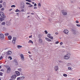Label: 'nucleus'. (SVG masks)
<instances>
[{"label":"nucleus","instance_id":"nucleus-1","mask_svg":"<svg viewBox=\"0 0 80 80\" xmlns=\"http://www.w3.org/2000/svg\"><path fill=\"white\" fill-rule=\"evenodd\" d=\"M71 57V54L70 53H68L63 56V58L65 60H69Z\"/></svg>","mask_w":80,"mask_h":80},{"label":"nucleus","instance_id":"nucleus-2","mask_svg":"<svg viewBox=\"0 0 80 80\" xmlns=\"http://www.w3.org/2000/svg\"><path fill=\"white\" fill-rule=\"evenodd\" d=\"M17 38L16 37H13L12 38V43L13 45H15V42L17 40Z\"/></svg>","mask_w":80,"mask_h":80},{"label":"nucleus","instance_id":"nucleus-3","mask_svg":"<svg viewBox=\"0 0 80 80\" xmlns=\"http://www.w3.org/2000/svg\"><path fill=\"white\" fill-rule=\"evenodd\" d=\"M0 15L1 17L2 18H5V15L2 12H0Z\"/></svg>","mask_w":80,"mask_h":80},{"label":"nucleus","instance_id":"nucleus-4","mask_svg":"<svg viewBox=\"0 0 80 80\" xmlns=\"http://www.w3.org/2000/svg\"><path fill=\"white\" fill-rule=\"evenodd\" d=\"M62 12L64 15H67V11L62 10Z\"/></svg>","mask_w":80,"mask_h":80},{"label":"nucleus","instance_id":"nucleus-5","mask_svg":"<svg viewBox=\"0 0 80 80\" xmlns=\"http://www.w3.org/2000/svg\"><path fill=\"white\" fill-rule=\"evenodd\" d=\"M4 38V35L3 34H0V39L1 40H3Z\"/></svg>","mask_w":80,"mask_h":80},{"label":"nucleus","instance_id":"nucleus-6","mask_svg":"<svg viewBox=\"0 0 80 80\" xmlns=\"http://www.w3.org/2000/svg\"><path fill=\"white\" fill-rule=\"evenodd\" d=\"M15 72V74L17 75V76H19L20 75V73L18 71H16Z\"/></svg>","mask_w":80,"mask_h":80},{"label":"nucleus","instance_id":"nucleus-7","mask_svg":"<svg viewBox=\"0 0 80 80\" xmlns=\"http://www.w3.org/2000/svg\"><path fill=\"white\" fill-rule=\"evenodd\" d=\"M38 42L39 43H43V41L42 39L39 38L38 40Z\"/></svg>","mask_w":80,"mask_h":80},{"label":"nucleus","instance_id":"nucleus-8","mask_svg":"<svg viewBox=\"0 0 80 80\" xmlns=\"http://www.w3.org/2000/svg\"><path fill=\"white\" fill-rule=\"evenodd\" d=\"M12 51H9L7 52V55H12Z\"/></svg>","mask_w":80,"mask_h":80},{"label":"nucleus","instance_id":"nucleus-9","mask_svg":"<svg viewBox=\"0 0 80 80\" xmlns=\"http://www.w3.org/2000/svg\"><path fill=\"white\" fill-rule=\"evenodd\" d=\"M63 32L64 33H65V34H67L69 32V31H68V30L66 29H65L63 31Z\"/></svg>","mask_w":80,"mask_h":80},{"label":"nucleus","instance_id":"nucleus-10","mask_svg":"<svg viewBox=\"0 0 80 80\" xmlns=\"http://www.w3.org/2000/svg\"><path fill=\"white\" fill-rule=\"evenodd\" d=\"M12 77L13 80H15L16 78V77H17V75H13Z\"/></svg>","mask_w":80,"mask_h":80},{"label":"nucleus","instance_id":"nucleus-11","mask_svg":"<svg viewBox=\"0 0 80 80\" xmlns=\"http://www.w3.org/2000/svg\"><path fill=\"white\" fill-rule=\"evenodd\" d=\"M20 56L21 57V59L23 61L24 60H25V58H24V57H23V54H21Z\"/></svg>","mask_w":80,"mask_h":80},{"label":"nucleus","instance_id":"nucleus-12","mask_svg":"<svg viewBox=\"0 0 80 80\" xmlns=\"http://www.w3.org/2000/svg\"><path fill=\"white\" fill-rule=\"evenodd\" d=\"M11 71V68H9L7 69V73H10V72Z\"/></svg>","mask_w":80,"mask_h":80},{"label":"nucleus","instance_id":"nucleus-13","mask_svg":"<svg viewBox=\"0 0 80 80\" xmlns=\"http://www.w3.org/2000/svg\"><path fill=\"white\" fill-rule=\"evenodd\" d=\"M54 68L55 71H57V70H58V67L57 66H56L54 67Z\"/></svg>","mask_w":80,"mask_h":80},{"label":"nucleus","instance_id":"nucleus-14","mask_svg":"<svg viewBox=\"0 0 80 80\" xmlns=\"http://www.w3.org/2000/svg\"><path fill=\"white\" fill-rule=\"evenodd\" d=\"M28 43H31L33 44V41H32V40H30L29 41Z\"/></svg>","mask_w":80,"mask_h":80},{"label":"nucleus","instance_id":"nucleus-15","mask_svg":"<svg viewBox=\"0 0 80 80\" xmlns=\"http://www.w3.org/2000/svg\"><path fill=\"white\" fill-rule=\"evenodd\" d=\"M67 66H68V67L72 66V64L70 63H69L67 64Z\"/></svg>","mask_w":80,"mask_h":80},{"label":"nucleus","instance_id":"nucleus-16","mask_svg":"<svg viewBox=\"0 0 80 80\" xmlns=\"http://www.w3.org/2000/svg\"><path fill=\"white\" fill-rule=\"evenodd\" d=\"M45 40H47V41H49V42L51 41V39H49L48 38H45Z\"/></svg>","mask_w":80,"mask_h":80},{"label":"nucleus","instance_id":"nucleus-17","mask_svg":"<svg viewBox=\"0 0 80 80\" xmlns=\"http://www.w3.org/2000/svg\"><path fill=\"white\" fill-rule=\"evenodd\" d=\"M68 68L69 70H71V71L72 70V68L71 67H68Z\"/></svg>","mask_w":80,"mask_h":80},{"label":"nucleus","instance_id":"nucleus-18","mask_svg":"<svg viewBox=\"0 0 80 80\" xmlns=\"http://www.w3.org/2000/svg\"><path fill=\"white\" fill-rule=\"evenodd\" d=\"M18 47V48L19 49L20 48H22V46H20V45H18L17 46Z\"/></svg>","mask_w":80,"mask_h":80},{"label":"nucleus","instance_id":"nucleus-19","mask_svg":"<svg viewBox=\"0 0 80 80\" xmlns=\"http://www.w3.org/2000/svg\"><path fill=\"white\" fill-rule=\"evenodd\" d=\"M47 37L48 38H49L50 37H51V34L50 33H48L47 34Z\"/></svg>","mask_w":80,"mask_h":80},{"label":"nucleus","instance_id":"nucleus-20","mask_svg":"<svg viewBox=\"0 0 80 80\" xmlns=\"http://www.w3.org/2000/svg\"><path fill=\"white\" fill-rule=\"evenodd\" d=\"M8 38L9 39L11 40V39H12V36H11L9 35L8 36Z\"/></svg>","mask_w":80,"mask_h":80},{"label":"nucleus","instance_id":"nucleus-21","mask_svg":"<svg viewBox=\"0 0 80 80\" xmlns=\"http://www.w3.org/2000/svg\"><path fill=\"white\" fill-rule=\"evenodd\" d=\"M4 35L5 36H8V35H9V33H5L4 34Z\"/></svg>","mask_w":80,"mask_h":80},{"label":"nucleus","instance_id":"nucleus-22","mask_svg":"<svg viewBox=\"0 0 80 80\" xmlns=\"http://www.w3.org/2000/svg\"><path fill=\"white\" fill-rule=\"evenodd\" d=\"M21 77V80H24L25 79V77L22 76Z\"/></svg>","mask_w":80,"mask_h":80},{"label":"nucleus","instance_id":"nucleus-23","mask_svg":"<svg viewBox=\"0 0 80 80\" xmlns=\"http://www.w3.org/2000/svg\"><path fill=\"white\" fill-rule=\"evenodd\" d=\"M15 12H21V11H20V10H18V9H17L16 10Z\"/></svg>","mask_w":80,"mask_h":80},{"label":"nucleus","instance_id":"nucleus-24","mask_svg":"<svg viewBox=\"0 0 80 80\" xmlns=\"http://www.w3.org/2000/svg\"><path fill=\"white\" fill-rule=\"evenodd\" d=\"M18 71H19V72H22V68H19L18 69Z\"/></svg>","mask_w":80,"mask_h":80},{"label":"nucleus","instance_id":"nucleus-25","mask_svg":"<svg viewBox=\"0 0 80 80\" xmlns=\"http://www.w3.org/2000/svg\"><path fill=\"white\" fill-rule=\"evenodd\" d=\"M3 20H4V19H3L2 18H0V22H2V21H3Z\"/></svg>","mask_w":80,"mask_h":80},{"label":"nucleus","instance_id":"nucleus-26","mask_svg":"<svg viewBox=\"0 0 80 80\" xmlns=\"http://www.w3.org/2000/svg\"><path fill=\"white\" fill-rule=\"evenodd\" d=\"M2 25H5V22H3L2 23Z\"/></svg>","mask_w":80,"mask_h":80},{"label":"nucleus","instance_id":"nucleus-27","mask_svg":"<svg viewBox=\"0 0 80 80\" xmlns=\"http://www.w3.org/2000/svg\"><path fill=\"white\" fill-rule=\"evenodd\" d=\"M49 38H50V39H51V40H53V37L51 36Z\"/></svg>","mask_w":80,"mask_h":80},{"label":"nucleus","instance_id":"nucleus-28","mask_svg":"<svg viewBox=\"0 0 80 80\" xmlns=\"http://www.w3.org/2000/svg\"><path fill=\"white\" fill-rule=\"evenodd\" d=\"M63 76L64 77H67V74H63Z\"/></svg>","mask_w":80,"mask_h":80},{"label":"nucleus","instance_id":"nucleus-29","mask_svg":"<svg viewBox=\"0 0 80 80\" xmlns=\"http://www.w3.org/2000/svg\"><path fill=\"white\" fill-rule=\"evenodd\" d=\"M38 7H41V4H40V3H39L38 4Z\"/></svg>","mask_w":80,"mask_h":80},{"label":"nucleus","instance_id":"nucleus-30","mask_svg":"<svg viewBox=\"0 0 80 80\" xmlns=\"http://www.w3.org/2000/svg\"><path fill=\"white\" fill-rule=\"evenodd\" d=\"M44 32H45V34H48V32H47V30L45 31Z\"/></svg>","mask_w":80,"mask_h":80},{"label":"nucleus","instance_id":"nucleus-31","mask_svg":"<svg viewBox=\"0 0 80 80\" xmlns=\"http://www.w3.org/2000/svg\"><path fill=\"white\" fill-rule=\"evenodd\" d=\"M26 1H27V2H29V3H30L31 2V0H25Z\"/></svg>","mask_w":80,"mask_h":80},{"label":"nucleus","instance_id":"nucleus-32","mask_svg":"<svg viewBox=\"0 0 80 80\" xmlns=\"http://www.w3.org/2000/svg\"><path fill=\"white\" fill-rule=\"evenodd\" d=\"M8 58L9 59L10 58V60H12V57L9 56L8 57Z\"/></svg>","mask_w":80,"mask_h":80},{"label":"nucleus","instance_id":"nucleus-33","mask_svg":"<svg viewBox=\"0 0 80 80\" xmlns=\"http://www.w3.org/2000/svg\"><path fill=\"white\" fill-rule=\"evenodd\" d=\"M17 80H21V77H20L17 78Z\"/></svg>","mask_w":80,"mask_h":80},{"label":"nucleus","instance_id":"nucleus-34","mask_svg":"<svg viewBox=\"0 0 80 80\" xmlns=\"http://www.w3.org/2000/svg\"><path fill=\"white\" fill-rule=\"evenodd\" d=\"M2 7H3V5H2V4H0V8H2Z\"/></svg>","mask_w":80,"mask_h":80},{"label":"nucleus","instance_id":"nucleus-35","mask_svg":"<svg viewBox=\"0 0 80 80\" xmlns=\"http://www.w3.org/2000/svg\"><path fill=\"white\" fill-rule=\"evenodd\" d=\"M26 5H31V4H30L28 2H26Z\"/></svg>","mask_w":80,"mask_h":80},{"label":"nucleus","instance_id":"nucleus-36","mask_svg":"<svg viewBox=\"0 0 80 80\" xmlns=\"http://www.w3.org/2000/svg\"><path fill=\"white\" fill-rule=\"evenodd\" d=\"M1 10V11H3L4 10H5V8H2Z\"/></svg>","mask_w":80,"mask_h":80},{"label":"nucleus","instance_id":"nucleus-37","mask_svg":"<svg viewBox=\"0 0 80 80\" xmlns=\"http://www.w3.org/2000/svg\"><path fill=\"white\" fill-rule=\"evenodd\" d=\"M59 43V42H58V41L55 42L56 44H58V43Z\"/></svg>","mask_w":80,"mask_h":80},{"label":"nucleus","instance_id":"nucleus-38","mask_svg":"<svg viewBox=\"0 0 80 80\" xmlns=\"http://www.w3.org/2000/svg\"><path fill=\"white\" fill-rule=\"evenodd\" d=\"M11 7L13 8V7H15V5H12L11 6Z\"/></svg>","mask_w":80,"mask_h":80},{"label":"nucleus","instance_id":"nucleus-39","mask_svg":"<svg viewBox=\"0 0 80 80\" xmlns=\"http://www.w3.org/2000/svg\"><path fill=\"white\" fill-rule=\"evenodd\" d=\"M33 5H28V7H32Z\"/></svg>","mask_w":80,"mask_h":80},{"label":"nucleus","instance_id":"nucleus-40","mask_svg":"<svg viewBox=\"0 0 80 80\" xmlns=\"http://www.w3.org/2000/svg\"><path fill=\"white\" fill-rule=\"evenodd\" d=\"M34 9H37V7H34Z\"/></svg>","mask_w":80,"mask_h":80},{"label":"nucleus","instance_id":"nucleus-41","mask_svg":"<svg viewBox=\"0 0 80 80\" xmlns=\"http://www.w3.org/2000/svg\"><path fill=\"white\" fill-rule=\"evenodd\" d=\"M60 44L61 45H63V42H60Z\"/></svg>","mask_w":80,"mask_h":80},{"label":"nucleus","instance_id":"nucleus-42","mask_svg":"<svg viewBox=\"0 0 80 80\" xmlns=\"http://www.w3.org/2000/svg\"><path fill=\"white\" fill-rule=\"evenodd\" d=\"M76 22L77 23H79V22L78 20H76Z\"/></svg>","mask_w":80,"mask_h":80},{"label":"nucleus","instance_id":"nucleus-43","mask_svg":"<svg viewBox=\"0 0 80 80\" xmlns=\"http://www.w3.org/2000/svg\"><path fill=\"white\" fill-rule=\"evenodd\" d=\"M76 26H77V27H80V25L78 24H77L76 25Z\"/></svg>","mask_w":80,"mask_h":80},{"label":"nucleus","instance_id":"nucleus-44","mask_svg":"<svg viewBox=\"0 0 80 80\" xmlns=\"http://www.w3.org/2000/svg\"><path fill=\"white\" fill-rule=\"evenodd\" d=\"M14 63H16V62H17V60H15L14 61Z\"/></svg>","mask_w":80,"mask_h":80},{"label":"nucleus","instance_id":"nucleus-45","mask_svg":"<svg viewBox=\"0 0 80 80\" xmlns=\"http://www.w3.org/2000/svg\"><path fill=\"white\" fill-rule=\"evenodd\" d=\"M3 58V57L2 56H1V57L0 58V60H2V58Z\"/></svg>","mask_w":80,"mask_h":80},{"label":"nucleus","instance_id":"nucleus-46","mask_svg":"<svg viewBox=\"0 0 80 80\" xmlns=\"http://www.w3.org/2000/svg\"><path fill=\"white\" fill-rule=\"evenodd\" d=\"M15 64L16 65H18V62H16V63H15Z\"/></svg>","mask_w":80,"mask_h":80},{"label":"nucleus","instance_id":"nucleus-47","mask_svg":"<svg viewBox=\"0 0 80 80\" xmlns=\"http://www.w3.org/2000/svg\"><path fill=\"white\" fill-rule=\"evenodd\" d=\"M3 75V73L1 72H0V75Z\"/></svg>","mask_w":80,"mask_h":80},{"label":"nucleus","instance_id":"nucleus-48","mask_svg":"<svg viewBox=\"0 0 80 80\" xmlns=\"http://www.w3.org/2000/svg\"><path fill=\"white\" fill-rule=\"evenodd\" d=\"M3 2V1L1 0L0 1V3H2Z\"/></svg>","mask_w":80,"mask_h":80},{"label":"nucleus","instance_id":"nucleus-49","mask_svg":"<svg viewBox=\"0 0 80 80\" xmlns=\"http://www.w3.org/2000/svg\"><path fill=\"white\" fill-rule=\"evenodd\" d=\"M5 3H6L5 2H3V5H5Z\"/></svg>","mask_w":80,"mask_h":80},{"label":"nucleus","instance_id":"nucleus-50","mask_svg":"<svg viewBox=\"0 0 80 80\" xmlns=\"http://www.w3.org/2000/svg\"><path fill=\"white\" fill-rule=\"evenodd\" d=\"M24 11H25V10H24V9H22V11H21V12H24Z\"/></svg>","mask_w":80,"mask_h":80},{"label":"nucleus","instance_id":"nucleus-51","mask_svg":"<svg viewBox=\"0 0 80 80\" xmlns=\"http://www.w3.org/2000/svg\"><path fill=\"white\" fill-rule=\"evenodd\" d=\"M32 37V35H31V36H29V38H31V37Z\"/></svg>","mask_w":80,"mask_h":80},{"label":"nucleus","instance_id":"nucleus-52","mask_svg":"<svg viewBox=\"0 0 80 80\" xmlns=\"http://www.w3.org/2000/svg\"><path fill=\"white\" fill-rule=\"evenodd\" d=\"M34 6H37V4H36V3L34 4Z\"/></svg>","mask_w":80,"mask_h":80},{"label":"nucleus","instance_id":"nucleus-53","mask_svg":"<svg viewBox=\"0 0 80 80\" xmlns=\"http://www.w3.org/2000/svg\"><path fill=\"white\" fill-rule=\"evenodd\" d=\"M1 71H2V72H3L4 71V70H3V69H1Z\"/></svg>","mask_w":80,"mask_h":80},{"label":"nucleus","instance_id":"nucleus-54","mask_svg":"<svg viewBox=\"0 0 80 80\" xmlns=\"http://www.w3.org/2000/svg\"><path fill=\"white\" fill-rule=\"evenodd\" d=\"M56 35H58V32H56L55 33Z\"/></svg>","mask_w":80,"mask_h":80},{"label":"nucleus","instance_id":"nucleus-55","mask_svg":"<svg viewBox=\"0 0 80 80\" xmlns=\"http://www.w3.org/2000/svg\"><path fill=\"white\" fill-rule=\"evenodd\" d=\"M42 36L40 35H39V37H41Z\"/></svg>","mask_w":80,"mask_h":80},{"label":"nucleus","instance_id":"nucleus-56","mask_svg":"<svg viewBox=\"0 0 80 80\" xmlns=\"http://www.w3.org/2000/svg\"><path fill=\"white\" fill-rule=\"evenodd\" d=\"M32 15H34V13H31Z\"/></svg>","mask_w":80,"mask_h":80},{"label":"nucleus","instance_id":"nucleus-57","mask_svg":"<svg viewBox=\"0 0 80 80\" xmlns=\"http://www.w3.org/2000/svg\"><path fill=\"white\" fill-rule=\"evenodd\" d=\"M32 4H34V3H35V2H32Z\"/></svg>","mask_w":80,"mask_h":80},{"label":"nucleus","instance_id":"nucleus-58","mask_svg":"<svg viewBox=\"0 0 80 80\" xmlns=\"http://www.w3.org/2000/svg\"><path fill=\"white\" fill-rule=\"evenodd\" d=\"M2 68V67H1V66H0V69Z\"/></svg>","mask_w":80,"mask_h":80},{"label":"nucleus","instance_id":"nucleus-59","mask_svg":"<svg viewBox=\"0 0 80 80\" xmlns=\"http://www.w3.org/2000/svg\"><path fill=\"white\" fill-rule=\"evenodd\" d=\"M12 10V9H10V11Z\"/></svg>","mask_w":80,"mask_h":80},{"label":"nucleus","instance_id":"nucleus-60","mask_svg":"<svg viewBox=\"0 0 80 80\" xmlns=\"http://www.w3.org/2000/svg\"><path fill=\"white\" fill-rule=\"evenodd\" d=\"M28 53H31V52H29Z\"/></svg>","mask_w":80,"mask_h":80},{"label":"nucleus","instance_id":"nucleus-61","mask_svg":"<svg viewBox=\"0 0 80 80\" xmlns=\"http://www.w3.org/2000/svg\"><path fill=\"white\" fill-rule=\"evenodd\" d=\"M29 17H30V16H28V18H29Z\"/></svg>","mask_w":80,"mask_h":80},{"label":"nucleus","instance_id":"nucleus-62","mask_svg":"<svg viewBox=\"0 0 80 80\" xmlns=\"http://www.w3.org/2000/svg\"><path fill=\"white\" fill-rule=\"evenodd\" d=\"M27 13V14H29V13H30L28 12Z\"/></svg>","mask_w":80,"mask_h":80},{"label":"nucleus","instance_id":"nucleus-63","mask_svg":"<svg viewBox=\"0 0 80 80\" xmlns=\"http://www.w3.org/2000/svg\"><path fill=\"white\" fill-rule=\"evenodd\" d=\"M9 80H12V79H10Z\"/></svg>","mask_w":80,"mask_h":80},{"label":"nucleus","instance_id":"nucleus-64","mask_svg":"<svg viewBox=\"0 0 80 80\" xmlns=\"http://www.w3.org/2000/svg\"><path fill=\"white\" fill-rule=\"evenodd\" d=\"M78 80H80V79H79Z\"/></svg>","mask_w":80,"mask_h":80}]
</instances>
